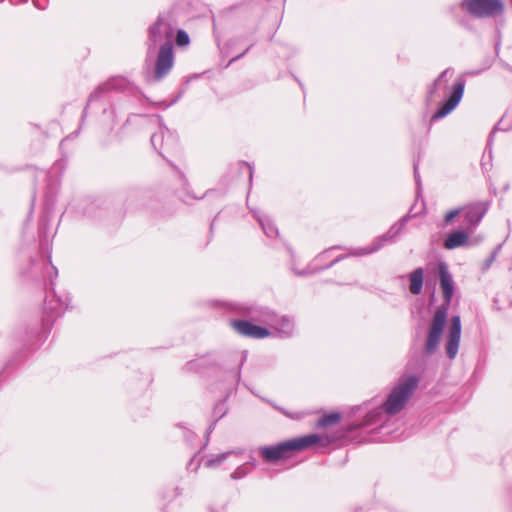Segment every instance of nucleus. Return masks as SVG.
Returning a JSON list of instances; mask_svg holds the SVG:
<instances>
[{
  "label": "nucleus",
  "mask_w": 512,
  "mask_h": 512,
  "mask_svg": "<svg viewBox=\"0 0 512 512\" xmlns=\"http://www.w3.org/2000/svg\"><path fill=\"white\" fill-rule=\"evenodd\" d=\"M177 20L173 9L163 11L147 28L145 66L152 68L151 81L165 79L175 65L174 34Z\"/></svg>",
  "instance_id": "1"
},
{
  "label": "nucleus",
  "mask_w": 512,
  "mask_h": 512,
  "mask_svg": "<svg viewBox=\"0 0 512 512\" xmlns=\"http://www.w3.org/2000/svg\"><path fill=\"white\" fill-rule=\"evenodd\" d=\"M420 383L415 374L402 375L387 395L386 400L378 407L367 412L363 420L354 423L350 430L378 425L384 421V416H395L407 405Z\"/></svg>",
  "instance_id": "2"
},
{
  "label": "nucleus",
  "mask_w": 512,
  "mask_h": 512,
  "mask_svg": "<svg viewBox=\"0 0 512 512\" xmlns=\"http://www.w3.org/2000/svg\"><path fill=\"white\" fill-rule=\"evenodd\" d=\"M230 308L233 312L253 322L270 326L272 336L280 339H290L295 335V321L288 315H278L268 307L245 302L231 303Z\"/></svg>",
  "instance_id": "3"
},
{
  "label": "nucleus",
  "mask_w": 512,
  "mask_h": 512,
  "mask_svg": "<svg viewBox=\"0 0 512 512\" xmlns=\"http://www.w3.org/2000/svg\"><path fill=\"white\" fill-rule=\"evenodd\" d=\"M437 270L445 303L436 309L430 322L427 339L424 345V351L427 355L434 354L438 349L447 321L448 306L454 294V281L448 269V265L441 261L437 264Z\"/></svg>",
  "instance_id": "4"
},
{
  "label": "nucleus",
  "mask_w": 512,
  "mask_h": 512,
  "mask_svg": "<svg viewBox=\"0 0 512 512\" xmlns=\"http://www.w3.org/2000/svg\"><path fill=\"white\" fill-rule=\"evenodd\" d=\"M39 264L35 261L31 263L30 276L33 278H46L50 279L51 292L46 296L44 303V317L42 320V326L45 330L49 327L52 322L61 316L70 304V298L68 295L58 296L53 289V278L58 276L57 268L51 262V256H48L47 261L43 264L41 272L38 271Z\"/></svg>",
  "instance_id": "5"
},
{
  "label": "nucleus",
  "mask_w": 512,
  "mask_h": 512,
  "mask_svg": "<svg viewBox=\"0 0 512 512\" xmlns=\"http://www.w3.org/2000/svg\"><path fill=\"white\" fill-rule=\"evenodd\" d=\"M321 440L317 434H308L305 436L289 439L272 446H263L259 448V453L267 463H275L282 458L290 457L291 452L301 451Z\"/></svg>",
  "instance_id": "6"
},
{
  "label": "nucleus",
  "mask_w": 512,
  "mask_h": 512,
  "mask_svg": "<svg viewBox=\"0 0 512 512\" xmlns=\"http://www.w3.org/2000/svg\"><path fill=\"white\" fill-rule=\"evenodd\" d=\"M410 215L407 214L403 216L399 221H397L395 224H393L390 229L384 233L381 236L376 237L371 245L363 248H357L352 249L348 254L340 255L337 258H335L333 261H331L328 265L324 266L322 269H328L332 266H334L336 263L341 261L342 259H345L348 256H364L369 255L372 253H375L379 251L382 247H384L387 243H391L395 240V238L403 231L404 227L406 226L407 222L410 219Z\"/></svg>",
  "instance_id": "7"
},
{
  "label": "nucleus",
  "mask_w": 512,
  "mask_h": 512,
  "mask_svg": "<svg viewBox=\"0 0 512 512\" xmlns=\"http://www.w3.org/2000/svg\"><path fill=\"white\" fill-rule=\"evenodd\" d=\"M460 8L476 19L496 18L503 15V0H461Z\"/></svg>",
  "instance_id": "8"
},
{
  "label": "nucleus",
  "mask_w": 512,
  "mask_h": 512,
  "mask_svg": "<svg viewBox=\"0 0 512 512\" xmlns=\"http://www.w3.org/2000/svg\"><path fill=\"white\" fill-rule=\"evenodd\" d=\"M465 84L466 81L462 77L458 78L454 82V84L451 87L448 98L441 103L440 107L431 116V123H434L446 117L458 106L464 94Z\"/></svg>",
  "instance_id": "9"
},
{
  "label": "nucleus",
  "mask_w": 512,
  "mask_h": 512,
  "mask_svg": "<svg viewBox=\"0 0 512 512\" xmlns=\"http://www.w3.org/2000/svg\"><path fill=\"white\" fill-rule=\"evenodd\" d=\"M489 209V202L477 201L462 208L464 213V229L472 232L479 225Z\"/></svg>",
  "instance_id": "10"
},
{
  "label": "nucleus",
  "mask_w": 512,
  "mask_h": 512,
  "mask_svg": "<svg viewBox=\"0 0 512 512\" xmlns=\"http://www.w3.org/2000/svg\"><path fill=\"white\" fill-rule=\"evenodd\" d=\"M230 326L241 336L252 339H264L272 336L270 329L256 325L251 321L244 319H235L230 321Z\"/></svg>",
  "instance_id": "11"
},
{
  "label": "nucleus",
  "mask_w": 512,
  "mask_h": 512,
  "mask_svg": "<svg viewBox=\"0 0 512 512\" xmlns=\"http://www.w3.org/2000/svg\"><path fill=\"white\" fill-rule=\"evenodd\" d=\"M151 144L159 154L163 155V151H170L176 148L177 137L160 123L159 131L151 136Z\"/></svg>",
  "instance_id": "12"
},
{
  "label": "nucleus",
  "mask_w": 512,
  "mask_h": 512,
  "mask_svg": "<svg viewBox=\"0 0 512 512\" xmlns=\"http://www.w3.org/2000/svg\"><path fill=\"white\" fill-rule=\"evenodd\" d=\"M461 329L462 328L460 316H452L447 342L445 345L446 354L448 358L451 360L454 359L458 354L461 339Z\"/></svg>",
  "instance_id": "13"
},
{
  "label": "nucleus",
  "mask_w": 512,
  "mask_h": 512,
  "mask_svg": "<svg viewBox=\"0 0 512 512\" xmlns=\"http://www.w3.org/2000/svg\"><path fill=\"white\" fill-rule=\"evenodd\" d=\"M127 86V82L123 78H112L106 83L100 85L89 97L88 103L98 100L102 93L110 90H123Z\"/></svg>",
  "instance_id": "14"
},
{
  "label": "nucleus",
  "mask_w": 512,
  "mask_h": 512,
  "mask_svg": "<svg viewBox=\"0 0 512 512\" xmlns=\"http://www.w3.org/2000/svg\"><path fill=\"white\" fill-rule=\"evenodd\" d=\"M251 212L267 237L277 238L279 236V230L269 216L256 209H252Z\"/></svg>",
  "instance_id": "15"
},
{
  "label": "nucleus",
  "mask_w": 512,
  "mask_h": 512,
  "mask_svg": "<svg viewBox=\"0 0 512 512\" xmlns=\"http://www.w3.org/2000/svg\"><path fill=\"white\" fill-rule=\"evenodd\" d=\"M216 365V358L213 354H207L205 356L198 357L191 361H188L184 365V370L188 372H202L204 369Z\"/></svg>",
  "instance_id": "16"
},
{
  "label": "nucleus",
  "mask_w": 512,
  "mask_h": 512,
  "mask_svg": "<svg viewBox=\"0 0 512 512\" xmlns=\"http://www.w3.org/2000/svg\"><path fill=\"white\" fill-rule=\"evenodd\" d=\"M454 74L453 68H447L443 70L439 76L432 82L431 85H429L427 89V100L431 101L434 97V95L441 90L442 88H445L447 85V82L449 78H451Z\"/></svg>",
  "instance_id": "17"
},
{
  "label": "nucleus",
  "mask_w": 512,
  "mask_h": 512,
  "mask_svg": "<svg viewBox=\"0 0 512 512\" xmlns=\"http://www.w3.org/2000/svg\"><path fill=\"white\" fill-rule=\"evenodd\" d=\"M468 232L464 229L449 233L444 240V247L448 250H453L463 246L468 240Z\"/></svg>",
  "instance_id": "18"
},
{
  "label": "nucleus",
  "mask_w": 512,
  "mask_h": 512,
  "mask_svg": "<svg viewBox=\"0 0 512 512\" xmlns=\"http://www.w3.org/2000/svg\"><path fill=\"white\" fill-rule=\"evenodd\" d=\"M55 188H49V190L45 193V210L46 213L43 215L39 222V233L41 238L47 237V230H48V212L50 209V206L53 205V197L55 194Z\"/></svg>",
  "instance_id": "19"
},
{
  "label": "nucleus",
  "mask_w": 512,
  "mask_h": 512,
  "mask_svg": "<svg viewBox=\"0 0 512 512\" xmlns=\"http://www.w3.org/2000/svg\"><path fill=\"white\" fill-rule=\"evenodd\" d=\"M424 269L422 267L416 268L409 275V290L413 295L421 293L424 283Z\"/></svg>",
  "instance_id": "20"
},
{
  "label": "nucleus",
  "mask_w": 512,
  "mask_h": 512,
  "mask_svg": "<svg viewBox=\"0 0 512 512\" xmlns=\"http://www.w3.org/2000/svg\"><path fill=\"white\" fill-rule=\"evenodd\" d=\"M242 454V450H231L227 452H223L218 455H213L208 458L205 462V466L209 468H214L220 466L227 458L230 456H238Z\"/></svg>",
  "instance_id": "21"
},
{
  "label": "nucleus",
  "mask_w": 512,
  "mask_h": 512,
  "mask_svg": "<svg viewBox=\"0 0 512 512\" xmlns=\"http://www.w3.org/2000/svg\"><path fill=\"white\" fill-rule=\"evenodd\" d=\"M227 413V407L224 400L219 401L216 403L213 409V415L216 417V419L209 425V427L206 430V439L208 440L210 434L215 429L216 423L219 419H221L225 414Z\"/></svg>",
  "instance_id": "22"
},
{
  "label": "nucleus",
  "mask_w": 512,
  "mask_h": 512,
  "mask_svg": "<svg viewBox=\"0 0 512 512\" xmlns=\"http://www.w3.org/2000/svg\"><path fill=\"white\" fill-rule=\"evenodd\" d=\"M340 421V414L337 412H332L329 414L323 415L318 421V427H327L330 425H334Z\"/></svg>",
  "instance_id": "23"
},
{
  "label": "nucleus",
  "mask_w": 512,
  "mask_h": 512,
  "mask_svg": "<svg viewBox=\"0 0 512 512\" xmlns=\"http://www.w3.org/2000/svg\"><path fill=\"white\" fill-rule=\"evenodd\" d=\"M175 43L178 47H186L190 44V37L183 29H176L174 34Z\"/></svg>",
  "instance_id": "24"
},
{
  "label": "nucleus",
  "mask_w": 512,
  "mask_h": 512,
  "mask_svg": "<svg viewBox=\"0 0 512 512\" xmlns=\"http://www.w3.org/2000/svg\"><path fill=\"white\" fill-rule=\"evenodd\" d=\"M251 472L250 463H243L239 465L230 475L231 479L239 480L247 476Z\"/></svg>",
  "instance_id": "25"
},
{
  "label": "nucleus",
  "mask_w": 512,
  "mask_h": 512,
  "mask_svg": "<svg viewBox=\"0 0 512 512\" xmlns=\"http://www.w3.org/2000/svg\"><path fill=\"white\" fill-rule=\"evenodd\" d=\"M461 213H462V208H456V209L448 211L444 217V224L445 225L450 224Z\"/></svg>",
  "instance_id": "26"
},
{
  "label": "nucleus",
  "mask_w": 512,
  "mask_h": 512,
  "mask_svg": "<svg viewBox=\"0 0 512 512\" xmlns=\"http://www.w3.org/2000/svg\"><path fill=\"white\" fill-rule=\"evenodd\" d=\"M501 247H502V245H498L494 249V251L491 253V255L487 258L486 263H485L486 268H488L494 262Z\"/></svg>",
  "instance_id": "27"
},
{
  "label": "nucleus",
  "mask_w": 512,
  "mask_h": 512,
  "mask_svg": "<svg viewBox=\"0 0 512 512\" xmlns=\"http://www.w3.org/2000/svg\"><path fill=\"white\" fill-rule=\"evenodd\" d=\"M142 192L138 190L131 191L127 197L128 204H132L134 201L141 198Z\"/></svg>",
  "instance_id": "28"
},
{
  "label": "nucleus",
  "mask_w": 512,
  "mask_h": 512,
  "mask_svg": "<svg viewBox=\"0 0 512 512\" xmlns=\"http://www.w3.org/2000/svg\"><path fill=\"white\" fill-rule=\"evenodd\" d=\"M103 113H104V115H108L109 117H111V123L109 124V126L112 129L116 123L114 108L111 107L109 110H104Z\"/></svg>",
  "instance_id": "29"
},
{
  "label": "nucleus",
  "mask_w": 512,
  "mask_h": 512,
  "mask_svg": "<svg viewBox=\"0 0 512 512\" xmlns=\"http://www.w3.org/2000/svg\"><path fill=\"white\" fill-rule=\"evenodd\" d=\"M414 178H415L417 187L419 189L420 186H421V179H420V175H419V172H418V164L417 163H414Z\"/></svg>",
  "instance_id": "30"
},
{
  "label": "nucleus",
  "mask_w": 512,
  "mask_h": 512,
  "mask_svg": "<svg viewBox=\"0 0 512 512\" xmlns=\"http://www.w3.org/2000/svg\"><path fill=\"white\" fill-rule=\"evenodd\" d=\"M27 336L29 337L28 341H31V339H32L33 337H36V338H37V340H40V339H41V337H42L40 334H38L37 332H35V331H33V330H31V331L27 332Z\"/></svg>",
  "instance_id": "31"
},
{
  "label": "nucleus",
  "mask_w": 512,
  "mask_h": 512,
  "mask_svg": "<svg viewBox=\"0 0 512 512\" xmlns=\"http://www.w3.org/2000/svg\"><path fill=\"white\" fill-rule=\"evenodd\" d=\"M246 463H250V470L251 471H252V469L254 467H256V459L253 456H250L249 461H247Z\"/></svg>",
  "instance_id": "32"
},
{
  "label": "nucleus",
  "mask_w": 512,
  "mask_h": 512,
  "mask_svg": "<svg viewBox=\"0 0 512 512\" xmlns=\"http://www.w3.org/2000/svg\"><path fill=\"white\" fill-rule=\"evenodd\" d=\"M293 271H294V273H295L296 275H299V276H304V275H307V274H309V273H310L309 271H306V270L298 271V270H296V269H293Z\"/></svg>",
  "instance_id": "33"
},
{
  "label": "nucleus",
  "mask_w": 512,
  "mask_h": 512,
  "mask_svg": "<svg viewBox=\"0 0 512 512\" xmlns=\"http://www.w3.org/2000/svg\"><path fill=\"white\" fill-rule=\"evenodd\" d=\"M235 379H236V382H239L240 380V368H238L235 372Z\"/></svg>",
  "instance_id": "34"
},
{
  "label": "nucleus",
  "mask_w": 512,
  "mask_h": 512,
  "mask_svg": "<svg viewBox=\"0 0 512 512\" xmlns=\"http://www.w3.org/2000/svg\"><path fill=\"white\" fill-rule=\"evenodd\" d=\"M249 49H250V47H248V48L246 49V51H244V52H243L242 54H240L239 56L234 57V58L232 59V61H235V60H237V59L241 58V57H242V56H243V55H244V54H245Z\"/></svg>",
  "instance_id": "35"
},
{
  "label": "nucleus",
  "mask_w": 512,
  "mask_h": 512,
  "mask_svg": "<svg viewBox=\"0 0 512 512\" xmlns=\"http://www.w3.org/2000/svg\"><path fill=\"white\" fill-rule=\"evenodd\" d=\"M246 358H247V351H243V352H242V361H241V364H240V365H242V364H243V362L246 360Z\"/></svg>",
  "instance_id": "36"
},
{
  "label": "nucleus",
  "mask_w": 512,
  "mask_h": 512,
  "mask_svg": "<svg viewBox=\"0 0 512 512\" xmlns=\"http://www.w3.org/2000/svg\"><path fill=\"white\" fill-rule=\"evenodd\" d=\"M334 248H335V247H332V249H334ZM330 250H331V248H330V249H328V250H326V251H325V252H323L322 254H319V256L317 257V259L322 258V257H323L327 252H329Z\"/></svg>",
  "instance_id": "37"
},
{
  "label": "nucleus",
  "mask_w": 512,
  "mask_h": 512,
  "mask_svg": "<svg viewBox=\"0 0 512 512\" xmlns=\"http://www.w3.org/2000/svg\"><path fill=\"white\" fill-rule=\"evenodd\" d=\"M187 441H191L192 439V433H189V435L186 436Z\"/></svg>",
  "instance_id": "38"
},
{
  "label": "nucleus",
  "mask_w": 512,
  "mask_h": 512,
  "mask_svg": "<svg viewBox=\"0 0 512 512\" xmlns=\"http://www.w3.org/2000/svg\"><path fill=\"white\" fill-rule=\"evenodd\" d=\"M34 3H35V5H36L39 9L44 10V7H40V6H38V4H37L35 1H34Z\"/></svg>",
  "instance_id": "39"
},
{
  "label": "nucleus",
  "mask_w": 512,
  "mask_h": 512,
  "mask_svg": "<svg viewBox=\"0 0 512 512\" xmlns=\"http://www.w3.org/2000/svg\"><path fill=\"white\" fill-rule=\"evenodd\" d=\"M193 460H194V457L192 459H190V463L188 464V467H190L192 465Z\"/></svg>",
  "instance_id": "40"
},
{
  "label": "nucleus",
  "mask_w": 512,
  "mask_h": 512,
  "mask_svg": "<svg viewBox=\"0 0 512 512\" xmlns=\"http://www.w3.org/2000/svg\"><path fill=\"white\" fill-rule=\"evenodd\" d=\"M249 169H250V178H252V175H253L252 168L249 167Z\"/></svg>",
  "instance_id": "41"
},
{
  "label": "nucleus",
  "mask_w": 512,
  "mask_h": 512,
  "mask_svg": "<svg viewBox=\"0 0 512 512\" xmlns=\"http://www.w3.org/2000/svg\"><path fill=\"white\" fill-rule=\"evenodd\" d=\"M82 117H86V109H84Z\"/></svg>",
  "instance_id": "42"
},
{
  "label": "nucleus",
  "mask_w": 512,
  "mask_h": 512,
  "mask_svg": "<svg viewBox=\"0 0 512 512\" xmlns=\"http://www.w3.org/2000/svg\"><path fill=\"white\" fill-rule=\"evenodd\" d=\"M506 68L509 70V71H512V68L509 67L508 65H506Z\"/></svg>",
  "instance_id": "43"
}]
</instances>
